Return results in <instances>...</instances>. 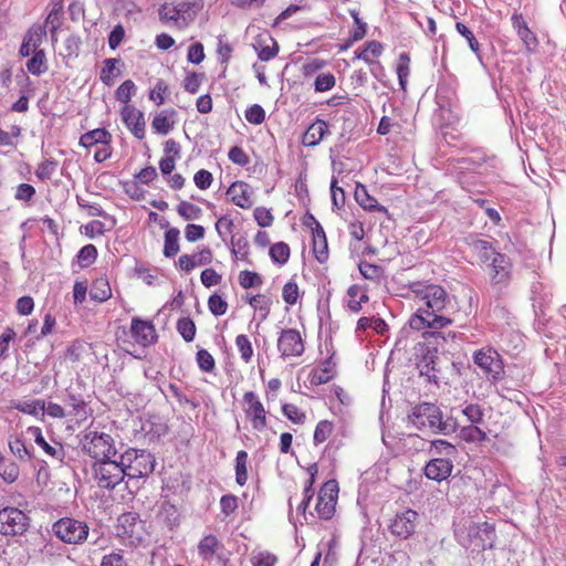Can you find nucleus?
Returning <instances> with one entry per match:
<instances>
[{"label":"nucleus","mask_w":566,"mask_h":566,"mask_svg":"<svg viewBox=\"0 0 566 566\" xmlns=\"http://www.w3.org/2000/svg\"><path fill=\"white\" fill-rule=\"evenodd\" d=\"M412 292L415 300L422 303L409 319L412 329H441L452 323L451 318L440 315L448 302V294L442 286L417 283L413 284Z\"/></svg>","instance_id":"obj_1"},{"label":"nucleus","mask_w":566,"mask_h":566,"mask_svg":"<svg viewBox=\"0 0 566 566\" xmlns=\"http://www.w3.org/2000/svg\"><path fill=\"white\" fill-rule=\"evenodd\" d=\"M202 8L201 0L170 1L159 7L158 15L163 24L177 30H185L196 20Z\"/></svg>","instance_id":"obj_2"},{"label":"nucleus","mask_w":566,"mask_h":566,"mask_svg":"<svg viewBox=\"0 0 566 566\" xmlns=\"http://www.w3.org/2000/svg\"><path fill=\"white\" fill-rule=\"evenodd\" d=\"M408 420L413 427L422 431L446 433L448 430L447 422L442 420V411L434 403L422 402L416 405L408 415Z\"/></svg>","instance_id":"obj_3"},{"label":"nucleus","mask_w":566,"mask_h":566,"mask_svg":"<svg viewBox=\"0 0 566 566\" xmlns=\"http://www.w3.org/2000/svg\"><path fill=\"white\" fill-rule=\"evenodd\" d=\"M129 333L134 342L117 336L118 347L128 354L133 353L135 344L145 348L155 344L158 339L154 323L148 319H143L138 316H134L132 318Z\"/></svg>","instance_id":"obj_4"},{"label":"nucleus","mask_w":566,"mask_h":566,"mask_svg":"<svg viewBox=\"0 0 566 566\" xmlns=\"http://www.w3.org/2000/svg\"><path fill=\"white\" fill-rule=\"evenodd\" d=\"M120 462L128 479L148 476L155 470V458L146 450L130 448L120 455Z\"/></svg>","instance_id":"obj_5"},{"label":"nucleus","mask_w":566,"mask_h":566,"mask_svg":"<svg viewBox=\"0 0 566 566\" xmlns=\"http://www.w3.org/2000/svg\"><path fill=\"white\" fill-rule=\"evenodd\" d=\"M82 447L83 451L96 461L112 459L117 453L114 438L95 430H88L84 434Z\"/></svg>","instance_id":"obj_6"},{"label":"nucleus","mask_w":566,"mask_h":566,"mask_svg":"<svg viewBox=\"0 0 566 566\" xmlns=\"http://www.w3.org/2000/svg\"><path fill=\"white\" fill-rule=\"evenodd\" d=\"M241 406L251 429L255 432H263L269 426V412L259 395L252 390L245 391L242 396Z\"/></svg>","instance_id":"obj_7"},{"label":"nucleus","mask_w":566,"mask_h":566,"mask_svg":"<svg viewBox=\"0 0 566 566\" xmlns=\"http://www.w3.org/2000/svg\"><path fill=\"white\" fill-rule=\"evenodd\" d=\"M92 470L97 485L102 489H114L125 478V470L123 469L122 462L112 459L96 461Z\"/></svg>","instance_id":"obj_8"},{"label":"nucleus","mask_w":566,"mask_h":566,"mask_svg":"<svg viewBox=\"0 0 566 566\" xmlns=\"http://www.w3.org/2000/svg\"><path fill=\"white\" fill-rule=\"evenodd\" d=\"M53 533L66 544L83 543L88 535V526L85 522L64 517L53 524Z\"/></svg>","instance_id":"obj_9"},{"label":"nucleus","mask_w":566,"mask_h":566,"mask_svg":"<svg viewBox=\"0 0 566 566\" xmlns=\"http://www.w3.org/2000/svg\"><path fill=\"white\" fill-rule=\"evenodd\" d=\"M29 526L27 514L13 506L0 510V534L6 536L22 535Z\"/></svg>","instance_id":"obj_10"},{"label":"nucleus","mask_w":566,"mask_h":566,"mask_svg":"<svg viewBox=\"0 0 566 566\" xmlns=\"http://www.w3.org/2000/svg\"><path fill=\"white\" fill-rule=\"evenodd\" d=\"M419 514L412 509L397 512L388 523L390 534L400 539H408L416 533Z\"/></svg>","instance_id":"obj_11"},{"label":"nucleus","mask_w":566,"mask_h":566,"mask_svg":"<svg viewBox=\"0 0 566 566\" xmlns=\"http://www.w3.org/2000/svg\"><path fill=\"white\" fill-rule=\"evenodd\" d=\"M338 491V483L336 480H328L322 485L315 505V511L319 518L331 520L334 516Z\"/></svg>","instance_id":"obj_12"},{"label":"nucleus","mask_w":566,"mask_h":566,"mask_svg":"<svg viewBox=\"0 0 566 566\" xmlns=\"http://www.w3.org/2000/svg\"><path fill=\"white\" fill-rule=\"evenodd\" d=\"M474 364L492 380H500L504 375V364L501 355L493 348H482L475 352Z\"/></svg>","instance_id":"obj_13"},{"label":"nucleus","mask_w":566,"mask_h":566,"mask_svg":"<svg viewBox=\"0 0 566 566\" xmlns=\"http://www.w3.org/2000/svg\"><path fill=\"white\" fill-rule=\"evenodd\" d=\"M277 350L283 359L290 357H300L305 350V343L295 328L283 329L277 338Z\"/></svg>","instance_id":"obj_14"},{"label":"nucleus","mask_w":566,"mask_h":566,"mask_svg":"<svg viewBox=\"0 0 566 566\" xmlns=\"http://www.w3.org/2000/svg\"><path fill=\"white\" fill-rule=\"evenodd\" d=\"M488 264L489 277L493 285L507 284L512 276L513 264L504 253H494Z\"/></svg>","instance_id":"obj_15"},{"label":"nucleus","mask_w":566,"mask_h":566,"mask_svg":"<svg viewBox=\"0 0 566 566\" xmlns=\"http://www.w3.org/2000/svg\"><path fill=\"white\" fill-rule=\"evenodd\" d=\"M226 195L232 205L243 210H250L254 206L253 189L248 182L243 180L233 181L228 187Z\"/></svg>","instance_id":"obj_16"},{"label":"nucleus","mask_w":566,"mask_h":566,"mask_svg":"<svg viewBox=\"0 0 566 566\" xmlns=\"http://www.w3.org/2000/svg\"><path fill=\"white\" fill-rule=\"evenodd\" d=\"M126 128L139 140L146 137L145 114L134 105L123 106L119 111Z\"/></svg>","instance_id":"obj_17"},{"label":"nucleus","mask_w":566,"mask_h":566,"mask_svg":"<svg viewBox=\"0 0 566 566\" xmlns=\"http://www.w3.org/2000/svg\"><path fill=\"white\" fill-rule=\"evenodd\" d=\"M46 36L45 27L41 24H33L25 33L22 44L19 50V54L27 57L38 50Z\"/></svg>","instance_id":"obj_18"},{"label":"nucleus","mask_w":566,"mask_h":566,"mask_svg":"<svg viewBox=\"0 0 566 566\" xmlns=\"http://www.w3.org/2000/svg\"><path fill=\"white\" fill-rule=\"evenodd\" d=\"M253 49L256 51L259 60L264 62L273 60L279 53V44L268 31H263L254 38Z\"/></svg>","instance_id":"obj_19"},{"label":"nucleus","mask_w":566,"mask_h":566,"mask_svg":"<svg viewBox=\"0 0 566 566\" xmlns=\"http://www.w3.org/2000/svg\"><path fill=\"white\" fill-rule=\"evenodd\" d=\"M223 549L222 542L213 534L205 535L197 545L200 559L207 564H211Z\"/></svg>","instance_id":"obj_20"},{"label":"nucleus","mask_w":566,"mask_h":566,"mask_svg":"<svg viewBox=\"0 0 566 566\" xmlns=\"http://www.w3.org/2000/svg\"><path fill=\"white\" fill-rule=\"evenodd\" d=\"M178 113L175 108H166L156 113L151 119V129L158 135H168L177 124Z\"/></svg>","instance_id":"obj_21"},{"label":"nucleus","mask_w":566,"mask_h":566,"mask_svg":"<svg viewBox=\"0 0 566 566\" xmlns=\"http://www.w3.org/2000/svg\"><path fill=\"white\" fill-rule=\"evenodd\" d=\"M453 464L451 459L433 458L424 467V475L433 481H443L452 472Z\"/></svg>","instance_id":"obj_22"},{"label":"nucleus","mask_w":566,"mask_h":566,"mask_svg":"<svg viewBox=\"0 0 566 566\" xmlns=\"http://www.w3.org/2000/svg\"><path fill=\"white\" fill-rule=\"evenodd\" d=\"M356 202L368 212H380L388 216V209L380 205L375 197H373L364 185L358 184L354 191Z\"/></svg>","instance_id":"obj_23"},{"label":"nucleus","mask_w":566,"mask_h":566,"mask_svg":"<svg viewBox=\"0 0 566 566\" xmlns=\"http://www.w3.org/2000/svg\"><path fill=\"white\" fill-rule=\"evenodd\" d=\"M513 28L515 29L517 35L525 44L527 51H533L538 45V40L533 31L528 28L526 21L523 15L520 13H514L511 18Z\"/></svg>","instance_id":"obj_24"},{"label":"nucleus","mask_w":566,"mask_h":566,"mask_svg":"<svg viewBox=\"0 0 566 566\" xmlns=\"http://www.w3.org/2000/svg\"><path fill=\"white\" fill-rule=\"evenodd\" d=\"M33 433L35 443L52 459L63 462L65 458V450L62 443L55 442L50 444L42 434L39 427L30 428Z\"/></svg>","instance_id":"obj_25"},{"label":"nucleus","mask_w":566,"mask_h":566,"mask_svg":"<svg viewBox=\"0 0 566 566\" xmlns=\"http://www.w3.org/2000/svg\"><path fill=\"white\" fill-rule=\"evenodd\" d=\"M328 132V125L323 119H316L312 123L302 137V144L306 147H314L321 143Z\"/></svg>","instance_id":"obj_26"},{"label":"nucleus","mask_w":566,"mask_h":566,"mask_svg":"<svg viewBox=\"0 0 566 566\" xmlns=\"http://www.w3.org/2000/svg\"><path fill=\"white\" fill-rule=\"evenodd\" d=\"M306 471H307L308 478L305 481V484H304V488H303V500L301 501V503L297 506V512L302 513V514L306 513V510H307V507L310 505V502L313 499L314 493H315L314 489H313V485H314V483L316 481V476L318 474V465H317V463L310 464L307 467Z\"/></svg>","instance_id":"obj_27"},{"label":"nucleus","mask_w":566,"mask_h":566,"mask_svg":"<svg viewBox=\"0 0 566 566\" xmlns=\"http://www.w3.org/2000/svg\"><path fill=\"white\" fill-rule=\"evenodd\" d=\"M112 135L105 128H96L83 134L80 138V145L84 148H91L97 144H111Z\"/></svg>","instance_id":"obj_28"},{"label":"nucleus","mask_w":566,"mask_h":566,"mask_svg":"<svg viewBox=\"0 0 566 566\" xmlns=\"http://www.w3.org/2000/svg\"><path fill=\"white\" fill-rule=\"evenodd\" d=\"M384 52V45L376 41L371 40L365 43L364 49L357 50L355 52V57L364 61L367 64L375 63L376 59H378Z\"/></svg>","instance_id":"obj_29"},{"label":"nucleus","mask_w":566,"mask_h":566,"mask_svg":"<svg viewBox=\"0 0 566 566\" xmlns=\"http://www.w3.org/2000/svg\"><path fill=\"white\" fill-rule=\"evenodd\" d=\"M137 515L133 512L123 513L118 517L117 532L123 538H134L136 535Z\"/></svg>","instance_id":"obj_30"},{"label":"nucleus","mask_w":566,"mask_h":566,"mask_svg":"<svg viewBox=\"0 0 566 566\" xmlns=\"http://www.w3.org/2000/svg\"><path fill=\"white\" fill-rule=\"evenodd\" d=\"M347 296V307L353 313H358L361 310L363 304L369 301L367 293L357 284L348 287Z\"/></svg>","instance_id":"obj_31"},{"label":"nucleus","mask_w":566,"mask_h":566,"mask_svg":"<svg viewBox=\"0 0 566 566\" xmlns=\"http://www.w3.org/2000/svg\"><path fill=\"white\" fill-rule=\"evenodd\" d=\"M90 296L93 301L103 303L112 297V289L106 277H97L93 281Z\"/></svg>","instance_id":"obj_32"},{"label":"nucleus","mask_w":566,"mask_h":566,"mask_svg":"<svg viewBox=\"0 0 566 566\" xmlns=\"http://www.w3.org/2000/svg\"><path fill=\"white\" fill-rule=\"evenodd\" d=\"M334 364L332 363V358H329L325 360L318 368L312 370L311 384L316 386L327 384L334 378Z\"/></svg>","instance_id":"obj_33"},{"label":"nucleus","mask_w":566,"mask_h":566,"mask_svg":"<svg viewBox=\"0 0 566 566\" xmlns=\"http://www.w3.org/2000/svg\"><path fill=\"white\" fill-rule=\"evenodd\" d=\"M119 62V59L114 57L104 60L103 67L99 72V80L102 81V83H104L107 86L114 84L115 77H117L120 74L118 69Z\"/></svg>","instance_id":"obj_34"},{"label":"nucleus","mask_w":566,"mask_h":566,"mask_svg":"<svg viewBox=\"0 0 566 566\" xmlns=\"http://www.w3.org/2000/svg\"><path fill=\"white\" fill-rule=\"evenodd\" d=\"M411 57L407 52L399 54L396 65V73L399 81V86L402 91L407 90L408 77L410 75Z\"/></svg>","instance_id":"obj_35"},{"label":"nucleus","mask_w":566,"mask_h":566,"mask_svg":"<svg viewBox=\"0 0 566 566\" xmlns=\"http://www.w3.org/2000/svg\"><path fill=\"white\" fill-rule=\"evenodd\" d=\"M179 235L180 232L177 228H170L165 232L163 253L166 258H174L179 252Z\"/></svg>","instance_id":"obj_36"},{"label":"nucleus","mask_w":566,"mask_h":566,"mask_svg":"<svg viewBox=\"0 0 566 566\" xmlns=\"http://www.w3.org/2000/svg\"><path fill=\"white\" fill-rule=\"evenodd\" d=\"M63 18V6L61 3H56L53 6L52 10L49 12L45 20V28H49L51 33V38L53 42L57 41L56 32L62 25Z\"/></svg>","instance_id":"obj_37"},{"label":"nucleus","mask_w":566,"mask_h":566,"mask_svg":"<svg viewBox=\"0 0 566 566\" xmlns=\"http://www.w3.org/2000/svg\"><path fill=\"white\" fill-rule=\"evenodd\" d=\"M20 475V469L18 464L7 459L0 451V476L7 483H13Z\"/></svg>","instance_id":"obj_38"},{"label":"nucleus","mask_w":566,"mask_h":566,"mask_svg":"<svg viewBox=\"0 0 566 566\" xmlns=\"http://www.w3.org/2000/svg\"><path fill=\"white\" fill-rule=\"evenodd\" d=\"M27 70L35 76H40L48 71V60L44 50H38L27 62Z\"/></svg>","instance_id":"obj_39"},{"label":"nucleus","mask_w":566,"mask_h":566,"mask_svg":"<svg viewBox=\"0 0 566 566\" xmlns=\"http://www.w3.org/2000/svg\"><path fill=\"white\" fill-rule=\"evenodd\" d=\"M269 255L273 263L282 266L286 264L291 256L290 245L283 241L276 242L270 247Z\"/></svg>","instance_id":"obj_40"},{"label":"nucleus","mask_w":566,"mask_h":566,"mask_svg":"<svg viewBox=\"0 0 566 566\" xmlns=\"http://www.w3.org/2000/svg\"><path fill=\"white\" fill-rule=\"evenodd\" d=\"M235 347L239 352L240 358L244 364L252 361L254 349L248 335L239 334L234 339Z\"/></svg>","instance_id":"obj_41"},{"label":"nucleus","mask_w":566,"mask_h":566,"mask_svg":"<svg viewBox=\"0 0 566 566\" xmlns=\"http://www.w3.org/2000/svg\"><path fill=\"white\" fill-rule=\"evenodd\" d=\"M303 292H301L294 277L289 280L282 289V298L285 304L293 306L297 304L302 298Z\"/></svg>","instance_id":"obj_42"},{"label":"nucleus","mask_w":566,"mask_h":566,"mask_svg":"<svg viewBox=\"0 0 566 566\" xmlns=\"http://www.w3.org/2000/svg\"><path fill=\"white\" fill-rule=\"evenodd\" d=\"M358 268L363 277L375 284H379L384 280V269L380 265L364 261L359 263Z\"/></svg>","instance_id":"obj_43"},{"label":"nucleus","mask_w":566,"mask_h":566,"mask_svg":"<svg viewBox=\"0 0 566 566\" xmlns=\"http://www.w3.org/2000/svg\"><path fill=\"white\" fill-rule=\"evenodd\" d=\"M459 437L468 443H478L486 440V432L476 424L463 426L460 429Z\"/></svg>","instance_id":"obj_44"},{"label":"nucleus","mask_w":566,"mask_h":566,"mask_svg":"<svg viewBox=\"0 0 566 566\" xmlns=\"http://www.w3.org/2000/svg\"><path fill=\"white\" fill-rule=\"evenodd\" d=\"M349 14L352 15L356 28L350 33V38L348 39L347 43L345 44L344 49H347L355 42H358L363 40L367 33V24L359 18V13L356 9L349 10Z\"/></svg>","instance_id":"obj_45"},{"label":"nucleus","mask_w":566,"mask_h":566,"mask_svg":"<svg viewBox=\"0 0 566 566\" xmlns=\"http://www.w3.org/2000/svg\"><path fill=\"white\" fill-rule=\"evenodd\" d=\"M249 455L244 450H240L235 457V482L243 486L248 481Z\"/></svg>","instance_id":"obj_46"},{"label":"nucleus","mask_w":566,"mask_h":566,"mask_svg":"<svg viewBox=\"0 0 566 566\" xmlns=\"http://www.w3.org/2000/svg\"><path fill=\"white\" fill-rule=\"evenodd\" d=\"M429 452L436 458L446 457L447 459H450L455 457L458 451L457 448L450 442L442 439H438L431 442Z\"/></svg>","instance_id":"obj_47"},{"label":"nucleus","mask_w":566,"mask_h":566,"mask_svg":"<svg viewBox=\"0 0 566 566\" xmlns=\"http://www.w3.org/2000/svg\"><path fill=\"white\" fill-rule=\"evenodd\" d=\"M90 347L91 345L84 340L75 339L66 348L65 358L71 363H78L84 358Z\"/></svg>","instance_id":"obj_48"},{"label":"nucleus","mask_w":566,"mask_h":566,"mask_svg":"<svg viewBox=\"0 0 566 566\" xmlns=\"http://www.w3.org/2000/svg\"><path fill=\"white\" fill-rule=\"evenodd\" d=\"M334 423L329 420H321L315 427L313 442L315 446L324 443L333 433Z\"/></svg>","instance_id":"obj_49"},{"label":"nucleus","mask_w":566,"mask_h":566,"mask_svg":"<svg viewBox=\"0 0 566 566\" xmlns=\"http://www.w3.org/2000/svg\"><path fill=\"white\" fill-rule=\"evenodd\" d=\"M472 249L476 253L479 260L483 263H488L492 260L494 253H499L493 249L490 242L480 239L472 242Z\"/></svg>","instance_id":"obj_50"},{"label":"nucleus","mask_w":566,"mask_h":566,"mask_svg":"<svg viewBox=\"0 0 566 566\" xmlns=\"http://www.w3.org/2000/svg\"><path fill=\"white\" fill-rule=\"evenodd\" d=\"M98 252L94 244L84 245L76 254L78 265L84 269L92 265L97 259Z\"/></svg>","instance_id":"obj_51"},{"label":"nucleus","mask_w":566,"mask_h":566,"mask_svg":"<svg viewBox=\"0 0 566 566\" xmlns=\"http://www.w3.org/2000/svg\"><path fill=\"white\" fill-rule=\"evenodd\" d=\"M279 557L269 551L253 552L250 557L252 566H275Z\"/></svg>","instance_id":"obj_52"},{"label":"nucleus","mask_w":566,"mask_h":566,"mask_svg":"<svg viewBox=\"0 0 566 566\" xmlns=\"http://www.w3.org/2000/svg\"><path fill=\"white\" fill-rule=\"evenodd\" d=\"M136 92V85L132 80L124 81L115 91V98L123 103V106L130 105L129 102Z\"/></svg>","instance_id":"obj_53"},{"label":"nucleus","mask_w":566,"mask_h":566,"mask_svg":"<svg viewBox=\"0 0 566 566\" xmlns=\"http://www.w3.org/2000/svg\"><path fill=\"white\" fill-rule=\"evenodd\" d=\"M169 93L168 84L164 80L159 78L149 92V99L157 106H160L166 102Z\"/></svg>","instance_id":"obj_54"},{"label":"nucleus","mask_w":566,"mask_h":566,"mask_svg":"<svg viewBox=\"0 0 566 566\" xmlns=\"http://www.w3.org/2000/svg\"><path fill=\"white\" fill-rule=\"evenodd\" d=\"M282 413L295 424H304L306 421V413L294 403L286 402L282 406Z\"/></svg>","instance_id":"obj_55"},{"label":"nucleus","mask_w":566,"mask_h":566,"mask_svg":"<svg viewBox=\"0 0 566 566\" xmlns=\"http://www.w3.org/2000/svg\"><path fill=\"white\" fill-rule=\"evenodd\" d=\"M57 166L59 164L55 159H45L38 165L35 176L42 181L51 180L56 172Z\"/></svg>","instance_id":"obj_56"},{"label":"nucleus","mask_w":566,"mask_h":566,"mask_svg":"<svg viewBox=\"0 0 566 566\" xmlns=\"http://www.w3.org/2000/svg\"><path fill=\"white\" fill-rule=\"evenodd\" d=\"M177 331L186 342H192L196 336V324L190 317H181L177 322Z\"/></svg>","instance_id":"obj_57"},{"label":"nucleus","mask_w":566,"mask_h":566,"mask_svg":"<svg viewBox=\"0 0 566 566\" xmlns=\"http://www.w3.org/2000/svg\"><path fill=\"white\" fill-rule=\"evenodd\" d=\"M239 284L242 289L248 290L254 286H261L263 284L262 276L253 271L243 270L238 276Z\"/></svg>","instance_id":"obj_58"},{"label":"nucleus","mask_w":566,"mask_h":566,"mask_svg":"<svg viewBox=\"0 0 566 566\" xmlns=\"http://www.w3.org/2000/svg\"><path fill=\"white\" fill-rule=\"evenodd\" d=\"M249 304L254 311L261 312L263 318H265L270 314L272 302H271L270 297H268L264 294L259 293V294L250 297Z\"/></svg>","instance_id":"obj_59"},{"label":"nucleus","mask_w":566,"mask_h":566,"mask_svg":"<svg viewBox=\"0 0 566 566\" xmlns=\"http://www.w3.org/2000/svg\"><path fill=\"white\" fill-rule=\"evenodd\" d=\"M15 409L23 413L38 416L40 411L45 410V402L40 399L22 401L15 405Z\"/></svg>","instance_id":"obj_60"},{"label":"nucleus","mask_w":566,"mask_h":566,"mask_svg":"<svg viewBox=\"0 0 566 566\" xmlns=\"http://www.w3.org/2000/svg\"><path fill=\"white\" fill-rule=\"evenodd\" d=\"M336 85V77L331 72L321 73L314 82L315 92L322 93L332 90Z\"/></svg>","instance_id":"obj_61"},{"label":"nucleus","mask_w":566,"mask_h":566,"mask_svg":"<svg viewBox=\"0 0 566 566\" xmlns=\"http://www.w3.org/2000/svg\"><path fill=\"white\" fill-rule=\"evenodd\" d=\"M196 360L201 371L212 373L216 368V360L207 349H199L196 355Z\"/></svg>","instance_id":"obj_62"},{"label":"nucleus","mask_w":566,"mask_h":566,"mask_svg":"<svg viewBox=\"0 0 566 566\" xmlns=\"http://www.w3.org/2000/svg\"><path fill=\"white\" fill-rule=\"evenodd\" d=\"M203 77H205L203 73H197V72L188 73L182 82L184 90L190 94L198 93V91L201 86V83L203 81Z\"/></svg>","instance_id":"obj_63"},{"label":"nucleus","mask_w":566,"mask_h":566,"mask_svg":"<svg viewBox=\"0 0 566 566\" xmlns=\"http://www.w3.org/2000/svg\"><path fill=\"white\" fill-rule=\"evenodd\" d=\"M177 212L184 220H192L200 217L201 209L198 206L184 200L177 206Z\"/></svg>","instance_id":"obj_64"}]
</instances>
